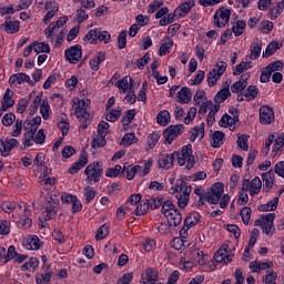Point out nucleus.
Returning a JSON list of instances; mask_svg holds the SVG:
<instances>
[{
	"mask_svg": "<svg viewBox=\"0 0 284 284\" xmlns=\"http://www.w3.org/2000/svg\"><path fill=\"white\" fill-rule=\"evenodd\" d=\"M1 210L7 214H11V219L21 230L32 227V210L23 202H3Z\"/></svg>",
	"mask_w": 284,
	"mask_h": 284,
	"instance_id": "obj_1",
	"label": "nucleus"
},
{
	"mask_svg": "<svg viewBox=\"0 0 284 284\" xmlns=\"http://www.w3.org/2000/svg\"><path fill=\"white\" fill-rule=\"evenodd\" d=\"M141 164H130L124 163L123 165V172L126 175L128 181H134V176H148L150 174V171L152 170V165H154V161L152 159L144 160Z\"/></svg>",
	"mask_w": 284,
	"mask_h": 284,
	"instance_id": "obj_2",
	"label": "nucleus"
},
{
	"mask_svg": "<svg viewBox=\"0 0 284 284\" xmlns=\"http://www.w3.org/2000/svg\"><path fill=\"white\" fill-rule=\"evenodd\" d=\"M38 110H40V114L43 121H50V116H52V108L48 102V99H43V93H38L31 102L29 114L32 116L37 114Z\"/></svg>",
	"mask_w": 284,
	"mask_h": 284,
	"instance_id": "obj_3",
	"label": "nucleus"
},
{
	"mask_svg": "<svg viewBox=\"0 0 284 284\" xmlns=\"http://www.w3.org/2000/svg\"><path fill=\"white\" fill-rule=\"evenodd\" d=\"M65 23H68V17H62L55 22H52L43 31L45 39H48V41H50L51 43H54V41H57V44L59 45V43L63 41V30H61V28H63Z\"/></svg>",
	"mask_w": 284,
	"mask_h": 284,
	"instance_id": "obj_4",
	"label": "nucleus"
},
{
	"mask_svg": "<svg viewBox=\"0 0 284 284\" xmlns=\"http://www.w3.org/2000/svg\"><path fill=\"white\" fill-rule=\"evenodd\" d=\"M171 190H173V193L176 192L175 199L178 200L179 207L185 210L187 203H190L192 186L187 185V182L184 180H179Z\"/></svg>",
	"mask_w": 284,
	"mask_h": 284,
	"instance_id": "obj_5",
	"label": "nucleus"
},
{
	"mask_svg": "<svg viewBox=\"0 0 284 284\" xmlns=\"http://www.w3.org/2000/svg\"><path fill=\"white\" fill-rule=\"evenodd\" d=\"M173 154L178 161V165L181 168H185L186 170L194 168L195 160L191 144L184 145L180 151L173 152Z\"/></svg>",
	"mask_w": 284,
	"mask_h": 284,
	"instance_id": "obj_6",
	"label": "nucleus"
},
{
	"mask_svg": "<svg viewBox=\"0 0 284 284\" xmlns=\"http://www.w3.org/2000/svg\"><path fill=\"white\" fill-rule=\"evenodd\" d=\"M90 99H79L73 98L72 99V108L74 110V114L77 119L80 121H88L90 119V113L88 112V108H90Z\"/></svg>",
	"mask_w": 284,
	"mask_h": 284,
	"instance_id": "obj_7",
	"label": "nucleus"
},
{
	"mask_svg": "<svg viewBox=\"0 0 284 284\" xmlns=\"http://www.w3.org/2000/svg\"><path fill=\"white\" fill-rule=\"evenodd\" d=\"M84 174L87 176L85 183L94 185V183H99L103 176V166L99 162H93L85 168Z\"/></svg>",
	"mask_w": 284,
	"mask_h": 284,
	"instance_id": "obj_8",
	"label": "nucleus"
},
{
	"mask_svg": "<svg viewBox=\"0 0 284 284\" xmlns=\"http://www.w3.org/2000/svg\"><path fill=\"white\" fill-rule=\"evenodd\" d=\"M274 219H276V214L274 213L262 215L255 220V226L262 227L266 236H272V234H274Z\"/></svg>",
	"mask_w": 284,
	"mask_h": 284,
	"instance_id": "obj_9",
	"label": "nucleus"
},
{
	"mask_svg": "<svg viewBox=\"0 0 284 284\" xmlns=\"http://www.w3.org/2000/svg\"><path fill=\"white\" fill-rule=\"evenodd\" d=\"M59 210V199L50 196L41 212L42 221H52Z\"/></svg>",
	"mask_w": 284,
	"mask_h": 284,
	"instance_id": "obj_10",
	"label": "nucleus"
},
{
	"mask_svg": "<svg viewBox=\"0 0 284 284\" xmlns=\"http://www.w3.org/2000/svg\"><path fill=\"white\" fill-rule=\"evenodd\" d=\"M270 148H272V156H278V152H281V150L284 148V134L268 136V139L265 141L264 150L270 152Z\"/></svg>",
	"mask_w": 284,
	"mask_h": 284,
	"instance_id": "obj_11",
	"label": "nucleus"
},
{
	"mask_svg": "<svg viewBox=\"0 0 284 284\" xmlns=\"http://www.w3.org/2000/svg\"><path fill=\"white\" fill-rule=\"evenodd\" d=\"M225 70H227V63L220 61L215 64V67L207 74V83L210 88H214L216 83H219V79L225 74Z\"/></svg>",
	"mask_w": 284,
	"mask_h": 284,
	"instance_id": "obj_12",
	"label": "nucleus"
},
{
	"mask_svg": "<svg viewBox=\"0 0 284 284\" xmlns=\"http://www.w3.org/2000/svg\"><path fill=\"white\" fill-rule=\"evenodd\" d=\"M230 114H224L220 122L219 125L221 128H229L231 131H234L235 128H239V111L236 109H230L229 110Z\"/></svg>",
	"mask_w": 284,
	"mask_h": 284,
	"instance_id": "obj_13",
	"label": "nucleus"
},
{
	"mask_svg": "<svg viewBox=\"0 0 284 284\" xmlns=\"http://www.w3.org/2000/svg\"><path fill=\"white\" fill-rule=\"evenodd\" d=\"M262 187L263 182L258 176H255L251 181L245 180L242 184L243 192H248L251 196H256L257 194H261Z\"/></svg>",
	"mask_w": 284,
	"mask_h": 284,
	"instance_id": "obj_14",
	"label": "nucleus"
},
{
	"mask_svg": "<svg viewBox=\"0 0 284 284\" xmlns=\"http://www.w3.org/2000/svg\"><path fill=\"white\" fill-rule=\"evenodd\" d=\"M183 132H185V125L183 124L170 125L169 128H166V130H164L163 136L165 139V142L169 143V145H172L174 140L178 136H181Z\"/></svg>",
	"mask_w": 284,
	"mask_h": 284,
	"instance_id": "obj_15",
	"label": "nucleus"
},
{
	"mask_svg": "<svg viewBox=\"0 0 284 284\" xmlns=\"http://www.w3.org/2000/svg\"><path fill=\"white\" fill-rule=\"evenodd\" d=\"M231 14L232 11H230V9L220 8L214 14V26H216V28H225L230 22Z\"/></svg>",
	"mask_w": 284,
	"mask_h": 284,
	"instance_id": "obj_16",
	"label": "nucleus"
},
{
	"mask_svg": "<svg viewBox=\"0 0 284 284\" xmlns=\"http://www.w3.org/2000/svg\"><path fill=\"white\" fill-rule=\"evenodd\" d=\"M274 109L270 105H262L260 108V123L262 125H272L274 123Z\"/></svg>",
	"mask_w": 284,
	"mask_h": 284,
	"instance_id": "obj_17",
	"label": "nucleus"
},
{
	"mask_svg": "<svg viewBox=\"0 0 284 284\" xmlns=\"http://www.w3.org/2000/svg\"><path fill=\"white\" fill-rule=\"evenodd\" d=\"M159 281V271L154 267H149L141 273V284H154Z\"/></svg>",
	"mask_w": 284,
	"mask_h": 284,
	"instance_id": "obj_18",
	"label": "nucleus"
},
{
	"mask_svg": "<svg viewBox=\"0 0 284 284\" xmlns=\"http://www.w3.org/2000/svg\"><path fill=\"white\" fill-rule=\"evenodd\" d=\"M19 148V142L17 139H1L0 140V154L1 156H10V152Z\"/></svg>",
	"mask_w": 284,
	"mask_h": 284,
	"instance_id": "obj_19",
	"label": "nucleus"
},
{
	"mask_svg": "<svg viewBox=\"0 0 284 284\" xmlns=\"http://www.w3.org/2000/svg\"><path fill=\"white\" fill-rule=\"evenodd\" d=\"M41 245H43V243H41V240H39V236L37 235H27L22 239V246L24 250H41Z\"/></svg>",
	"mask_w": 284,
	"mask_h": 284,
	"instance_id": "obj_20",
	"label": "nucleus"
},
{
	"mask_svg": "<svg viewBox=\"0 0 284 284\" xmlns=\"http://www.w3.org/2000/svg\"><path fill=\"white\" fill-rule=\"evenodd\" d=\"M23 83H29V85H34V81L30 79V75L27 73L20 72V73H14L9 78V84L14 85H23Z\"/></svg>",
	"mask_w": 284,
	"mask_h": 284,
	"instance_id": "obj_21",
	"label": "nucleus"
},
{
	"mask_svg": "<svg viewBox=\"0 0 284 284\" xmlns=\"http://www.w3.org/2000/svg\"><path fill=\"white\" fill-rule=\"evenodd\" d=\"M0 28L3 30V32H7V34H17V32L21 30V22L9 18L4 21V23L1 24Z\"/></svg>",
	"mask_w": 284,
	"mask_h": 284,
	"instance_id": "obj_22",
	"label": "nucleus"
},
{
	"mask_svg": "<svg viewBox=\"0 0 284 284\" xmlns=\"http://www.w3.org/2000/svg\"><path fill=\"white\" fill-rule=\"evenodd\" d=\"M216 263H224V265H229L232 263V258H234V253H229L227 247L222 246L214 255Z\"/></svg>",
	"mask_w": 284,
	"mask_h": 284,
	"instance_id": "obj_23",
	"label": "nucleus"
},
{
	"mask_svg": "<svg viewBox=\"0 0 284 284\" xmlns=\"http://www.w3.org/2000/svg\"><path fill=\"white\" fill-rule=\"evenodd\" d=\"M65 57L70 63H79L81 57H83V51L81 45H74L65 50Z\"/></svg>",
	"mask_w": 284,
	"mask_h": 284,
	"instance_id": "obj_24",
	"label": "nucleus"
},
{
	"mask_svg": "<svg viewBox=\"0 0 284 284\" xmlns=\"http://www.w3.org/2000/svg\"><path fill=\"white\" fill-rule=\"evenodd\" d=\"M45 10H49V11L47 12L42 21L45 26H48L49 22L52 21L54 17H57L59 12V6L57 4V2H49L45 4Z\"/></svg>",
	"mask_w": 284,
	"mask_h": 284,
	"instance_id": "obj_25",
	"label": "nucleus"
},
{
	"mask_svg": "<svg viewBox=\"0 0 284 284\" xmlns=\"http://www.w3.org/2000/svg\"><path fill=\"white\" fill-rule=\"evenodd\" d=\"M1 106L3 110H10V108H14V91L11 89H7L1 99Z\"/></svg>",
	"mask_w": 284,
	"mask_h": 284,
	"instance_id": "obj_26",
	"label": "nucleus"
},
{
	"mask_svg": "<svg viewBox=\"0 0 284 284\" xmlns=\"http://www.w3.org/2000/svg\"><path fill=\"white\" fill-rule=\"evenodd\" d=\"M191 258L201 267H203V265H207V262L210 261V256H207V254L203 253V251L199 248H195L191 252Z\"/></svg>",
	"mask_w": 284,
	"mask_h": 284,
	"instance_id": "obj_27",
	"label": "nucleus"
},
{
	"mask_svg": "<svg viewBox=\"0 0 284 284\" xmlns=\"http://www.w3.org/2000/svg\"><path fill=\"white\" fill-rule=\"evenodd\" d=\"M248 79H250V73L242 74L240 80L232 84L231 91L234 94H239V92H243V90H245V88H247V80Z\"/></svg>",
	"mask_w": 284,
	"mask_h": 284,
	"instance_id": "obj_28",
	"label": "nucleus"
},
{
	"mask_svg": "<svg viewBox=\"0 0 284 284\" xmlns=\"http://www.w3.org/2000/svg\"><path fill=\"white\" fill-rule=\"evenodd\" d=\"M194 8V0H186L175 9L176 17H187L190 11Z\"/></svg>",
	"mask_w": 284,
	"mask_h": 284,
	"instance_id": "obj_29",
	"label": "nucleus"
},
{
	"mask_svg": "<svg viewBox=\"0 0 284 284\" xmlns=\"http://www.w3.org/2000/svg\"><path fill=\"white\" fill-rule=\"evenodd\" d=\"M262 181L264 183L265 192H270L274 187V181H276V175L272 170L262 174Z\"/></svg>",
	"mask_w": 284,
	"mask_h": 284,
	"instance_id": "obj_30",
	"label": "nucleus"
},
{
	"mask_svg": "<svg viewBox=\"0 0 284 284\" xmlns=\"http://www.w3.org/2000/svg\"><path fill=\"white\" fill-rule=\"evenodd\" d=\"M179 103H190L192 101V91L187 87H183L176 92Z\"/></svg>",
	"mask_w": 284,
	"mask_h": 284,
	"instance_id": "obj_31",
	"label": "nucleus"
},
{
	"mask_svg": "<svg viewBox=\"0 0 284 284\" xmlns=\"http://www.w3.org/2000/svg\"><path fill=\"white\" fill-rule=\"evenodd\" d=\"M85 165H88V155L82 154L80 155L78 161L71 165V168L69 169V174H77V172L83 170Z\"/></svg>",
	"mask_w": 284,
	"mask_h": 284,
	"instance_id": "obj_32",
	"label": "nucleus"
},
{
	"mask_svg": "<svg viewBox=\"0 0 284 284\" xmlns=\"http://www.w3.org/2000/svg\"><path fill=\"white\" fill-rule=\"evenodd\" d=\"M174 159H175L174 153L161 154V156L159 159L160 168H163L164 170H170V168H172V165H174Z\"/></svg>",
	"mask_w": 284,
	"mask_h": 284,
	"instance_id": "obj_33",
	"label": "nucleus"
},
{
	"mask_svg": "<svg viewBox=\"0 0 284 284\" xmlns=\"http://www.w3.org/2000/svg\"><path fill=\"white\" fill-rule=\"evenodd\" d=\"M165 219L168 220L169 225H181L182 221H183V215L181 214V212L179 211V209H175L174 211H172V213H169Z\"/></svg>",
	"mask_w": 284,
	"mask_h": 284,
	"instance_id": "obj_34",
	"label": "nucleus"
},
{
	"mask_svg": "<svg viewBox=\"0 0 284 284\" xmlns=\"http://www.w3.org/2000/svg\"><path fill=\"white\" fill-rule=\"evenodd\" d=\"M105 61V53L104 52H98L89 62V65L91 70L94 72L99 71L101 68V63Z\"/></svg>",
	"mask_w": 284,
	"mask_h": 284,
	"instance_id": "obj_35",
	"label": "nucleus"
},
{
	"mask_svg": "<svg viewBox=\"0 0 284 284\" xmlns=\"http://www.w3.org/2000/svg\"><path fill=\"white\" fill-rule=\"evenodd\" d=\"M115 88H118L121 94H128V92L133 89L132 82L130 81V79H128V77H124L115 82Z\"/></svg>",
	"mask_w": 284,
	"mask_h": 284,
	"instance_id": "obj_36",
	"label": "nucleus"
},
{
	"mask_svg": "<svg viewBox=\"0 0 284 284\" xmlns=\"http://www.w3.org/2000/svg\"><path fill=\"white\" fill-rule=\"evenodd\" d=\"M58 128L62 132V136H68L70 132V121L68 120V115L61 114L58 119Z\"/></svg>",
	"mask_w": 284,
	"mask_h": 284,
	"instance_id": "obj_37",
	"label": "nucleus"
},
{
	"mask_svg": "<svg viewBox=\"0 0 284 284\" xmlns=\"http://www.w3.org/2000/svg\"><path fill=\"white\" fill-rule=\"evenodd\" d=\"M24 131L22 145L23 148H32V145H34V134H37V131L32 129H24Z\"/></svg>",
	"mask_w": 284,
	"mask_h": 284,
	"instance_id": "obj_38",
	"label": "nucleus"
},
{
	"mask_svg": "<svg viewBox=\"0 0 284 284\" xmlns=\"http://www.w3.org/2000/svg\"><path fill=\"white\" fill-rule=\"evenodd\" d=\"M32 48L36 54H50V44L48 42L34 41Z\"/></svg>",
	"mask_w": 284,
	"mask_h": 284,
	"instance_id": "obj_39",
	"label": "nucleus"
},
{
	"mask_svg": "<svg viewBox=\"0 0 284 284\" xmlns=\"http://www.w3.org/2000/svg\"><path fill=\"white\" fill-rule=\"evenodd\" d=\"M205 136V123L201 122L200 125L193 128L190 140L195 142L196 139H203Z\"/></svg>",
	"mask_w": 284,
	"mask_h": 284,
	"instance_id": "obj_40",
	"label": "nucleus"
},
{
	"mask_svg": "<svg viewBox=\"0 0 284 284\" xmlns=\"http://www.w3.org/2000/svg\"><path fill=\"white\" fill-rule=\"evenodd\" d=\"M174 47V41L170 38L163 40V42L160 45L159 49V55L160 57H165L166 54H170V51Z\"/></svg>",
	"mask_w": 284,
	"mask_h": 284,
	"instance_id": "obj_41",
	"label": "nucleus"
},
{
	"mask_svg": "<svg viewBox=\"0 0 284 284\" xmlns=\"http://www.w3.org/2000/svg\"><path fill=\"white\" fill-rule=\"evenodd\" d=\"M39 125H41V116L37 115L32 120H26L23 123V129L33 130L34 132H37V130H39Z\"/></svg>",
	"mask_w": 284,
	"mask_h": 284,
	"instance_id": "obj_42",
	"label": "nucleus"
},
{
	"mask_svg": "<svg viewBox=\"0 0 284 284\" xmlns=\"http://www.w3.org/2000/svg\"><path fill=\"white\" fill-rule=\"evenodd\" d=\"M149 210H150V201L142 200L135 206V216H144V214H148Z\"/></svg>",
	"mask_w": 284,
	"mask_h": 284,
	"instance_id": "obj_43",
	"label": "nucleus"
},
{
	"mask_svg": "<svg viewBox=\"0 0 284 284\" xmlns=\"http://www.w3.org/2000/svg\"><path fill=\"white\" fill-rule=\"evenodd\" d=\"M170 121H171L170 111L162 110L158 113L156 123H159V125H162L163 128H165V125H168Z\"/></svg>",
	"mask_w": 284,
	"mask_h": 284,
	"instance_id": "obj_44",
	"label": "nucleus"
},
{
	"mask_svg": "<svg viewBox=\"0 0 284 284\" xmlns=\"http://www.w3.org/2000/svg\"><path fill=\"white\" fill-rule=\"evenodd\" d=\"M39 267V260L37 257H31L21 266V272H32Z\"/></svg>",
	"mask_w": 284,
	"mask_h": 284,
	"instance_id": "obj_45",
	"label": "nucleus"
},
{
	"mask_svg": "<svg viewBox=\"0 0 284 284\" xmlns=\"http://www.w3.org/2000/svg\"><path fill=\"white\" fill-rule=\"evenodd\" d=\"M246 26H247V23L244 20L236 21L232 27V32H233L234 37H241V34H243V32H245Z\"/></svg>",
	"mask_w": 284,
	"mask_h": 284,
	"instance_id": "obj_46",
	"label": "nucleus"
},
{
	"mask_svg": "<svg viewBox=\"0 0 284 284\" xmlns=\"http://www.w3.org/2000/svg\"><path fill=\"white\" fill-rule=\"evenodd\" d=\"M231 95H232V93L230 92V87H227V88L220 90L216 93L214 101H215V103H223L226 99H230Z\"/></svg>",
	"mask_w": 284,
	"mask_h": 284,
	"instance_id": "obj_47",
	"label": "nucleus"
},
{
	"mask_svg": "<svg viewBox=\"0 0 284 284\" xmlns=\"http://www.w3.org/2000/svg\"><path fill=\"white\" fill-rule=\"evenodd\" d=\"M283 44L281 42L273 41L267 47L266 50L263 52V57H272L277 50H281Z\"/></svg>",
	"mask_w": 284,
	"mask_h": 284,
	"instance_id": "obj_48",
	"label": "nucleus"
},
{
	"mask_svg": "<svg viewBox=\"0 0 284 284\" xmlns=\"http://www.w3.org/2000/svg\"><path fill=\"white\" fill-rule=\"evenodd\" d=\"M278 207V197H274L266 204H262L258 210L260 212H274Z\"/></svg>",
	"mask_w": 284,
	"mask_h": 284,
	"instance_id": "obj_49",
	"label": "nucleus"
},
{
	"mask_svg": "<svg viewBox=\"0 0 284 284\" xmlns=\"http://www.w3.org/2000/svg\"><path fill=\"white\" fill-rule=\"evenodd\" d=\"M240 216H241L244 225H250V223H252V209L248 206H244L240 211Z\"/></svg>",
	"mask_w": 284,
	"mask_h": 284,
	"instance_id": "obj_50",
	"label": "nucleus"
},
{
	"mask_svg": "<svg viewBox=\"0 0 284 284\" xmlns=\"http://www.w3.org/2000/svg\"><path fill=\"white\" fill-rule=\"evenodd\" d=\"M244 97L247 101H254L258 97V88L256 85H248L244 91Z\"/></svg>",
	"mask_w": 284,
	"mask_h": 284,
	"instance_id": "obj_51",
	"label": "nucleus"
},
{
	"mask_svg": "<svg viewBox=\"0 0 284 284\" xmlns=\"http://www.w3.org/2000/svg\"><path fill=\"white\" fill-rule=\"evenodd\" d=\"M252 68V62H241L240 64L235 65L233 69L234 77H239V74H243L246 70Z\"/></svg>",
	"mask_w": 284,
	"mask_h": 284,
	"instance_id": "obj_52",
	"label": "nucleus"
},
{
	"mask_svg": "<svg viewBox=\"0 0 284 284\" xmlns=\"http://www.w3.org/2000/svg\"><path fill=\"white\" fill-rule=\"evenodd\" d=\"M223 143H225V134H223V132L215 131L213 134L212 146L221 148V145H223Z\"/></svg>",
	"mask_w": 284,
	"mask_h": 284,
	"instance_id": "obj_53",
	"label": "nucleus"
},
{
	"mask_svg": "<svg viewBox=\"0 0 284 284\" xmlns=\"http://www.w3.org/2000/svg\"><path fill=\"white\" fill-rule=\"evenodd\" d=\"M193 101L195 105H201V103H206L210 100H207L205 90H197L193 97Z\"/></svg>",
	"mask_w": 284,
	"mask_h": 284,
	"instance_id": "obj_54",
	"label": "nucleus"
},
{
	"mask_svg": "<svg viewBox=\"0 0 284 284\" xmlns=\"http://www.w3.org/2000/svg\"><path fill=\"white\" fill-rule=\"evenodd\" d=\"M108 234H110V225L102 224L95 233V239L97 241H103V239H105Z\"/></svg>",
	"mask_w": 284,
	"mask_h": 284,
	"instance_id": "obj_55",
	"label": "nucleus"
},
{
	"mask_svg": "<svg viewBox=\"0 0 284 284\" xmlns=\"http://www.w3.org/2000/svg\"><path fill=\"white\" fill-rule=\"evenodd\" d=\"M201 215L197 212H192L187 215L184 223L191 227H194L199 223Z\"/></svg>",
	"mask_w": 284,
	"mask_h": 284,
	"instance_id": "obj_56",
	"label": "nucleus"
},
{
	"mask_svg": "<svg viewBox=\"0 0 284 284\" xmlns=\"http://www.w3.org/2000/svg\"><path fill=\"white\" fill-rule=\"evenodd\" d=\"M250 141V136L242 134L237 136V146L240 150H243L244 152H247L250 150V144L247 143Z\"/></svg>",
	"mask_w": 284,
	"mask_h": 284,
	"instance_id": "obj_57",
	"label": "nucleus"
},
{
	"mask_svg": "<svg viewBox=\"0 0 284 284\" xmlns=\"http://www.w3.org/2000/svg\"><path fill=\"white\" fill-rule=\"evenodd\" d=\"M51 278H52V272H48L44 274L38 273L36 275V283L37 284H50Z\"/></svg>",
	"mask_w": 284,
	"mask_h": 284,
	"instance_id": "obj_58",
	"label": "nucleus"
},
{
	"mask_svg": "<svg viewBox=\"0 0 284 284\" xmlns=\"http://www.w3.org/2000/svg\"><path fill=\"white\" fill-rule=\"evenodd\" d=\"M258 57H261V42L256 41V42H253L251 45L250 59L254 61L258 59Z\"/></svg>",
	"mask_w": 284,
	"mask_h": 284,
	"instance_id": "obj_59",
	"label": "nucleus"
},
{
	"mask_svg": "<svg viewBox=\"0 0 284 284\" xmlns=\"http://www.w3.org/2000/svg\"><path fill=\"white\" fill-rule=\"evenodd\" d=\"M176 210V206L174 205V202L172 200H168L162 205V214L164 216H168L169 214H172Z\"/></svg>",
	"mask_w": 284,
	"mask_h": 284,
	"instance_id": "obj_60",
	"label": "nucleus"
},
{
	"mask_svg": "<svg viewBox=\"0 0 284 284\" xmlns=\"http://www.w3.org/2000/svg\"><path fill=\"white\" fill-rule=\"evenodd\" d=\"M135 116H136V111L134 110L126 111L122 116V125H130L132 121H134Z\"/></svg>",
	"mask_w": 284,
	"mask_h": 284,
	"instance_id": "obj_61",
	"label": "nucleus"
},
{
	"mask_svg": "<svg viewBox=\"0 0 284 284\" xmlns=\"http://www.w3.org/2000/svg\"><path fill=\"white\" fill-rule=\"evenodd\" d=\"M21 132H23V121L16 120L14 125L12 126L11 136L17 138L21 136Z\"/></svg>",
	"mask_w": 284,
	"mask_h": 284,
	"instance_id": "obj_62",
	"label": "nucleus"
},
{
	"mask_svg": "<svg viewBox=\"0 0 284 284\" xmlns=\"http://www.w3.org/2000/svg\"><path fill=\"white\" fill-rule=\"evenodd\" d=\"M83 194L87 203H91L94 200V196H97V191L92 186H85Z\"/></svg>",
	"mask_w": 284,
	"mask_h": 284,
	"instance_id": "obj_63",
	"label": "nucleus"
},
{
	"mask_svg": "<svg viewBox=\"0 0 284 284\" xmlns=\"http://www.w3.org/2000/svg\"><path fill=\"white\" fill-rule=\"evenodd\" d=\"M224 230L233 234L234 239H241V229L236 224H226Z\"/></svg>",
	"mask_w": 284,
	"mask_h": 284,
	"instance_id": "obj_64",
	"label": "nucleus"
}]
</instances>
